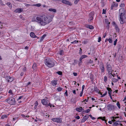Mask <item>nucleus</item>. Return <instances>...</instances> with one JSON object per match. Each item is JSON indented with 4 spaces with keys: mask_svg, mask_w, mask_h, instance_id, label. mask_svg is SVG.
<instances>
[{
    "mask_svg": "<svg viewBox=\"0 0 126 126\" xmlns=\"http://www.w3.org/2000/svg\"><path fill=\"white\" fill-rule=\"evenodd\" d=\"M24 5L25 6H26L27 7H28L29 6H30V5H30V4L26 3H25L24 4Z\"/></svg>",
    "mask_w": 126,
    "mask_h": 126,
    "instance_id": "48",
    "label": "nucleus"
},
{
    "mask_svg": "<svg viewBox=\"0 0 126 126\" xmlns=\"http://www.w3.org/2000/svg\"><path fill=\"white\" fill-rule=\"evenodd\" d=\"M51 83L53 86L56 85L57 84V81L55 80H54L51 81Z\"/></svg>",
    "mask_w": 126,
    "mask_h": 126,
    "instance_id": "17",
    "label": "nucleus"
},
{
    "mask_svg": "<svg viewBox=\"0 0 126 126\" xmlns=\"http://www.w3.org/2000/svg\"><path fill=\"white\" fill-rule=\"evenodd\" d=\"M45 63L47 66L49 67H52L54 65V63L50 59L48 58L45 60Z\"/></svg>",
    "mask_w": 126,
    "mask_h": 126,
    "instance_id": "3",
    "label": "nucleus"
},
{
    "mask_svg": "<svg viewBox=\"0 0 126 126\" xmlns=\"http://www.w3.org/2000/svg\"><path fill=\"white\" fill-rule=\"evenodd\" d=\"M5 101L11 105H14L16 103L15 99L12 97H10L5 100Z\"/></svg>",
    "mask_w": 126,
    "mask_h": 126,
    "instance_id": "4",
    "label": "nucleus"
},
{
    "mask_svg": "<svg viewBox=\"0 0 126 126\" xmlns=\"http://www.w3.org/2000/svg\"><path fill=\"white\" fill-rule=\"evenodd\" d=\"M107 77L105 76L104 77V81L106 82L107 80Z\"/></svg>",
    "mask_w": 126,
    "mask_h": 126,
    "instance_id": "49",
    "label": "nucleus"
},
{
    "mask_svg": "<svg viewBox=\"0 0 126 126\" xmlns=\"http://www.w3.org/2000/svg\"><path fill=\"white\" fill-rule=\"evenodd\" d=\"M101 41V38L100 37H99L98 38V42H99Z\"/></svg>",
    "mask_w": 126,
    "mask_h": 126,
    "instance_id": "53",
    "label": "nucleus"
},
{
    "mask_svg": "<svg viewBox=\"0 0 126 126\" xmlns=\"http://www.w3.org/2000/svg\"><path fill=\"white\" fill-rule=\"evenodd\" d=\"M36 63H34L32 66V68L34 70H35L36 68Z\"/></svg>",
    "mask_w": 126,
    "mask_h": 126,
    "instance_id": "26",
    "label": "nucleus"
},
{
    "mask_svg": "<svg viewBox=\"0 0 126 126\" xmlns=\"http://www.w3.org/2000/svg\"><path fill=\"white\" fill-rule=\"evenodd\" d=\"M94 12H93L92 11L91 12L89 15V17H93V16H94Z\"/></svg>",
    "mask_w": 126,
    "mask_h": 126,
    "instance_id": "22",
    "label": "nucleus"
},
{
    "mask_svg": "<svg viewBox=\"0 0 126 126\" xmlns=\"http://www.w3.org/2000/svg\"><path fill=\"white\" fill-rule=\"evenodd\" d=\"M125 6V4L124 3H121L120 5V7H124Z\"/></svg>",
    "mask_w": 126,
    "mask_h": 126,
    "instance_id": "40",
    "label": "nucleus"
},
{
    "mask_svg": "<svg viewBox=\"0 0 126 126\" xmlns=\"http://www.w3.org/2000/svg\"><path fill=\"white\" fill-rule=\"evenodd\" d=\"M75 118L77 119H79L80 118V117L79 116H77L75 117Z\"/></svg>",
    "mask_w": 126,
    "mask_h": 126,
    "instance_id": "60",
    "label": "nucleus"
},
{
    "mask_svg": "<svg viewBox=\"0 0 126 126\" xmlns=\"http://www.w3.org/2000/svg\"><path fill=\"white\" fill-rule=\"evenodd\" d=\"M83 91H81V92L80 94V96H82V94L83 93Z\"/></svg>",
    "mask_w": 126,
    "mask_h": 126,
    "instance_id": "58",
    "label": "nucleus"
},
{
    "mask_svg": "<svg viewBox=\"0 0 126 126\" xmlns=\"http://www.w3.org/2000/svg\"><path fill=\"white\" fill-rule=\"evenodd\" d=\"M32 5L36 6L38 7H40V6H41V5L40 3H38V4H33V5Z\"/></svg>",
    "mask_w": 126,
    "mask_h": 126,
    "instance_id": "34",
    "label": "nucleus"
},
{
    "mask_svg": "<svg viewBox=\"0 0 126 126\" xmlns=\"http://www.w3.org/2000/svg\"><path fill=\"white\" fill-rule=\"evenodd\" d=\"M87 42L88 41H87L86 40H85L82 43L84 44H87Z\"/></svg>",
    "mask_w": 126,
    "mask_h": 126,
    "instance_id": "56",
    "label": "nucleus"
},
{
    "mask_svg": "<svg viewBox=\"0 0 126 126\" xmlns=\"http://www.w3.org/2000/svg\"><path fill=\"white\" fill-rule=\"evenodd\" d=\"M76 110L77 111L80 112L82 111H83L84 109H83L82 107H80L79 108H76Z\"/></svg>",
    "mask_w": 126,
    "mask_h": 126,
    "instance_id": "16",
    "label": "nucleus"
},
{
    "mask_svg": "<svg viewBox=\"0 0 126 126\" xmlns=\"http://www.w3.org/2000/svg\"><path fill=\"white\" fill-rule=\"evenodd\" d=\"M117 41V39H116L115 40V41H114V46H115L116 45Z\"/></svg>",
    "mask_w": 126,
    "mask_h": 126,
    "instance_id": "55",
    "label": "nucleus"
},
{
    "mask_svg": "<svg viewBox=\"0 0 126 126\" xmlns=\"http://www.w3.org/2000/svg\"><path fill=\"white\" fill-rule=\"evenodd\" d=\"M118 6V4L117 3H115V6L117 7Z\"/></svg>",
    "mask_w": 126,
    "mask_h": 126,
    "instance_id": "63",
    "label": "nucleus"
},
{
    "mask_svg": "<svg viewBox=\"0 0 126 126\" xmlns=\"http://www.w3.org/2000/svg\"><path fill=\"white\" fill-rule=\"evenodd\" d=\"M105 118H106L105 117H99L98 118V119H102L103 121V120L105 121Z\"/></svg>",
    "mask_w": 126,
    "mask_h": 126,
    "instance_id": "31",
    "label": "nucleus"
},
{
    "mask_svg": "<svg viewBox=\"0 0 126 126\" xmlns=\"http://www.w3.org/2000/svg\"><path fill=\"white\" fill-rule=\"evenodd\" d=\"M51 120L55 122L61 123L62 122V118H52Z\"/></svg>",
    "mask_w": 126,
    "mask_h": 126,
    "instance_id": "6",
    "label": "nucleus"
},
{
    "mask_svg": "<svg viewBox=\"0 0 126 126\" xmlns=\"http://www.w3.org/2000/svg\"><path fill=\"white\" fill-rule=\"evenodd\" d=\"M23 70V71H25L26 70V68L25 67H23L22 69Z\"/></svg>",
    "mask_w": 126,
    "mask_h": 126,
    "instance_id": "57",
    "label": "nucleus"
},
{
    "mask_svg": "<svg viewBox=\"0 0 126 126\" xmlns=\"http://www.w3.org/2000/svg\"><path fill=\"white\" fill-rule=\"evenodd\" d=\"M115 2H113L112 4L111 5H113V6H115Z\"/></svg>",
    "mask_w": 126,
    "mask_h": 126,
    "instance_id": "64",
    "label": "nucleus"
},
{
    "mask_svg": "<svg viewBox=\"0 0 126 126\" xmlns=\"http://www.w3.org/2000/svg\"><path fill=\"white\" fill-rule=\"evenodd\" d=\"M46 34H44L43 35L42 37H41L40 40V42H41L44 39V38L46 36Z\"/></svg>",
    "mask_w": 126,
    "mask_h": 126,
    "instance_id": "24",
    "label": "nucleus"
},
{
    "mask_svg": "<svg viewBox=\"0 0 126 126\" xmlns=\"http://www.w3.org/2000/svg\"><path fill=\"white\" fill-rule=\"evenodd\" d=\"M30 36L32 38H34L37 37L36 36L33 32H31L30 33Z\"/></svg>",
    "mask_w": 126,
    "mask_h": 126,
    "instance_id": "19",
    "label": "nucleus"
},
{
    "mask_svg": "<svg viewBox=\"0 0 126 126\" xmlns=\"http://www.w3.org/2000/svg\"><path fill=\"white\" fill-rule=\"evenodd\" d=\"M99 67L100 69L101 70V72L103 73L105 71V69L103 64L100 63V64Z\"/></svg>",
    "mask_w": 126,
    "mask_h": 126,
    "instance_id": "9",
    "label": "nucleus"
},
{
    "mask_svg": "<svg viewBox=\"0 0 126 126\" xmlns=\"http://www.w3.org/2000/svg\"><path fill=\"white\" fill-rule=\"evenodd\" d=\"M94 91L97 93H99V92H100L99 89H98L96 87H94Z\"/></svg>",
    "mask_w": 126,
    "mask_h": 126,
    "instance_id": "20",
    "label": "nucleus"
},
{
    "mask_svg": "<svg viewBox=\"0 0 126 126\" xmlns=\"http://www.w3.org/2000/svg\"><path fill=\"white\" fill-rule=\"evenodd\" d=\"M117 106H118V108L119 109H120V104L119 103V102H118L117 103Z\"/></svg>",
    "mask_w": 126,
    "mask_h": 126,
    "instance_id": "45",
    "label": "nucleus"
},
{
    "mask_svg": "<svg viewBox=\"0 0 126 126\" xmlns=\"http://www.w3.org/2000/svg\"><path fill=\"white\" fill-rule=\"evenodd\" d=\"M93 61L92 60H89L87 63V64H91L93 63Z\"/></svg>",
    "mask_w": 126,
    "mask_h": 126,
    "instance_id": "29",
    "label": "nucleus"
},
{
    "mask_svg": "<svg viewBox=\"0 0 126 126\" xmlns=\"http://www.w3.org/2000/svg\"><path fill=\"white\" fill-rule=\"evenodd\" d=\"M114 25L115 26V29L116 30V31L118 32H119L120 31L117 25L116 24L115 22L114 23Z\"/></svg>",
    "mask_w": 126,
    "mask_h": 126,
    "instance_id": "18",
    "label": "nucleus"
},
{
    "mask_svg": "<svg viewBox=\"0 0 126 126\" xmlns=\"http://www.w3.org/2000/svg\"><path fill=\"white\" fill-rule=\"evenodd\" d=\"M6 78H7L8 79L7 81L8 82H12L13 80V78L12 77H10L9 76H7Z\"/></svg>",
    "mask_w": 126,
    "mask_h": 126,
    "instance_id": "13",
    "label": "nucleus"
},
{
    "mask_svg": "<svg viewBox=\"0 0 126 126\" xmlns=\"http://www.w3.org/2000/svg\"><path fill=\"white\" fill-rule=\"evenodd\" d=\"M89 117V116L86 115H85L83 117V118H84V119L86 120L87 119H88Z\"/></svg>",
    "mask_w": 126,
    "mask_h": 126,
    "instance_id": "37",
    "label": "nucleus"
},
{
    "mask_svg": "<svg viewBox=\"0 0 126 126\" xmlns=\"http://www.w3.org/2000/svg\"><path fill=\"white\" fill-rule=\"evenodd\" d=\"M48 10L51 12H53L54 13H56V10L53 8H50Z\"/></svg>",
    "mask_w": 126,
    "mask_h": 126,
    "instance_id": "23",
    "label": "nucleus"
},
{
    "mask_svg": "<svg viewBox=\"0 0 126 126\" xmlns=\"http://www.w3.org/2000/svg\"><path fill=\"white\" fill-rule=\"evenodd\" d=\"M107 108L108 110L109 111H111L112 110H113L114 109V105H111L110 104H108L107 106Z\"/></svg>",
    "mask_w": 126,
    "mask_h": 126,
    "instance_id": "7",
    "label": "nucleus"
},
{
    "mask_svg": "<svg viewBox=\"0 0 126 126\" xmlns=\"http://www.w3.org/2000/svg\"><path fill=\"white\" fill-rule=\"evenodd\" d=\"M23 9L20 8H18L14 11V12L16 13H20L23 11Z\"/></svg>",
    "mask_w": 126,
    "mask_h": 126,
    "instance_id": "11",
    "label": "nucleus"
},
{
    "mask_svg": "<svg viewBox=\"0 0 126 126\" xmlns=\"http://www.w3.org/2000/svg\"><path fill=\"white\" fill-rule=\"evenodd\" d=\"M12 91L11 90H10L8 91V93L10 94H11L13 95V93L12 92Z\"/></svg>",
    "mask_w": 126,
    "mask_h": 126,
    "instance_id": "46",
    "label": "nucleus"
},
{
    "mask_svg": "<svg viewBox=\"0 0 126 126\" xmlns=\"http://www.w3.org/2000/svg\"><path fill=\"white\" fill-rule=\"evenodd\" d=\"M38 103L37 101H36L34 104V108L35 109H36L37 108V106L38 105Z\"/></svg>",
    "mask_w": 126,
    "mask_h": 126,
    "instance_id": "25",
    "label": "nucleus"
},
{
    "mask_svg": "<svg viewBox=\"0 0 126 126\" xmlns=\"http://www.w3.org/2000/svg\"><path fill=\"white\" fill-rule=\"evenodd\" d=\"M126 13L125 10L124 8H121L119 9V20L121 24H123L126 22Z\"/></svg>",
    "mask_w": 126,
    "mask_h": 126,
    "instance_id": "2",
    "label": "nucleus"
},
{
    "mask_svg": "<svg viewBox=\"0 0 126 126\" xmlns=\"http://www.w3.org/2000/svg\"><path fill=\"white\" fill-rule=\"evenodd\" d=\"M107 90L108 91V93L110 97L112 98L111 97V92L112 90L109 87H107Z\"/></svg>",
    "mask_w": 126,
    "mask_h": 126,
    "instance_id": "15",
    "label": "nucleus"
},
{
    "mask_svg": "<svg viewBox=\"0 0 126 126\" xmlns=\"http://www.w3.org/2000/svg\"><path fill=\"white\" fill-rule=\"evenodd\" d=\"M89 116L92 118V120H94L95 119L94 117H93L92 115L91 114L89 115Z\"/></svg>",
    "mask_w": 126,
    "mask_h": 126,
    "instance_id": "47",
    "label": "nucleus"
},
{
    "mask_svg": "<svg viewBox=\"0 0 126 126\" xmlns=\"http://www.w3.org/2000/svg\"><path fill=\"white\" fill-rule=\"evenodd\" d=\"M90 111V110L89 109H88L86 110H83V112H85L86 113H89Z\"/></svg>",
    "mask_w": 126,
    "mask_h": 126,
    "instance_id": "35",
    "label": "nucleus"
},
{
    "mask_svg": "<svg viewBox=\"0 0 126 126\" xmlns=\"http://www.w3.org/2000/svg\"><path fill=\"white\" fill-rule=\"evenodd\" d=\"M59 97L57 95H55L54 97V99L56 100H57L58 99H59Z\"/></svg>",
    "mask_w": 126,
    "mask_h": 126,
    "instance_id": "32",
    "label": "nucleus"
},
{
    "mask_svg": "<svg viewBox=\"0 0 126 126\" xmlns=\"http://www.w3.org/2000/svg\"><path fill=\"white\" fill-rule=\"evenodd\" d=\"M105 23L107 24L108 25H109L110 24V23L109 22L108 20L107 19H106L105 21Z\"/></svg>",
    "mask_w": 126,
    "mask_h": 126,
    "instance_id": "43",
    "label": "nucleus"
},
{
    "mask_svg": "<svg viewBox=\"0 0 126 126\" xmlns=\"http://www.w3.org/2000/svg\"><path fill=\"white\" fill-rule=\"evenodd\" d=\"M107 92H106L105 93L101 96V97H103L105 96L107 94Z\"/></svg>",
    "mask_w": 126,
    "mask_h": 126,
    "instance_id": "50",
    "label": "nucleus"
},
{
    "mask_svg": "<svg viewBox=\"0 0 126 126\" xmlns=\"http://www.w3.org/2000/svg\"><path fill=\"white\" fill-rule=\"evenodd\" d=\"M85 88V86L84 85H83L82 87V91H83V90Z\"/></svg>",
    "mask_w": 126,
    "mask_h": 126,
    "instance_id": "59",
    "label": "nucleus"
},
{
    "mask_svg": "<svg viewBox=\"0 0 126 126\" xmlns=\"http://www.w3.org/2000/svg\"><path fill=\"white\" fill-rule=\"evenodd\" d=\"M86 121L84 118H83V119H82L81 121V123H83L84 122Z\"/></svg>",
    "mask_w": 126,
    "mask_h": 126,
    "instance_id": "52",
    "label": "nucleus"
},
{
    "mask_svg": "<svg viewBox=\"0 0 126 126\" xmlns=\"http://www.w3.org/2000/svg\"><path fill=\"white\" fill-rule=\"evenodd\" d=\"M86 27L91 29H93L94 28V27L93 26L89 25H87Z\"/></svg>",
    "mask_w": 126,
    "mask_h": 126,
    "instance_id": "21",
    "label": "nucleus"
},
{
    "mask_svg": "<svg viewBox=\"0 0 126 126\" xmlns=\"http://www.w3.org/2000/svg\"><path fill=\"white\" fill-rule=\"evenodd\" d=\"M112 72L108 73L109 74V77L110 79L111 78L112 76Z\"/></svg>",
    "mask_w": 126,
    "mask_h": 126,
    "instance_id": "27",
    "label": "nucleus"
},
{
    "mask_svg": "<svg viewBox=\"0 0 126 126\" xmlns=\"http://www.w3.org/2000/svg\"><path fill=\"white\" fill-rule=\"evenodd\" d=\"M7 116L6 115H2L1 116V119H4V118H7Z\"/></svg>",
    "mask_w": 126,
    "mask_h": 126,
    "instance_id": "36",
    "label": "nucleus"
},
{
    "mask_svg": "<svg viewBox=\"0 0 126 126\" xmlns=\"http://www.w3.org/2000/svg\"><path fill=\"white\" fill-rule=\"evenodd\" d=\"M52 20L50 16L45 15L34 16L32 18V22H35L40 25L44 26L48 24Z\"/></svg>",
    "mask_w": 126,
    "mask_h": 126,
    "instance_id": "1",
    "label": "nucleus"
},
{
    "mask_svg": "<svg viewBox=\"0 0 126 126\" xmlns=\"http://www.w3.org/2000/svg\"><path fill=\"white\" fill-rule=\"evenodd\" d=\"M78 41L75 40L73 42H72L71 43V44H75L77 43H78Z\"/></svg>",
    "mask_w": 126,
    "mask_h": 126,
    "instance_id": "39",
    "label": "nucleus"
},
{
    "mask_svg": "<svg viewBox=\"0 0 126 126\" xmlns=\"http://www.w3.org/2000/svg\"><path fill=\"white\" fill-rule=\"evenodd\" d=\"M79 53L80 55H81L82 54V50L81 48H80Z\"/></svg>",
    "mask_w": 126,
    "mask_h": 126,
    "instance_id": "51",
    "label": "nucleus"
},
{
    "mask_svg": "<svg viewBox=\"0 0 126 126\" xmlns=\"http://www.w3.org/2000/svg\"><path fill=\"white\" fill-rule=\"evenodd\" d=\"M73 93L74 94H76V90H73Z\"/></svg>",
    "mask_w": 126,
    "mask_h": 126,
    "instance_id": "62",
    "label": "nucleus"
},
{
    "mask_svg": "<svg viewBox=\"0 0 126 126\" xmlns=\"http://www.w3.org/2000/svg\"><path fill=\"white\" fill-rule=\"evenodd\" d=\"M93 17H89V18L88 20V21L89 22H90L92 20H93Z\"/></svg>",
    "mask_w": 126,
    "mask_h": 126,
    "instance_id": "33",
    "label": "nucleus"
},
{
    "mask_svg": "<svg viewBox=\"0 0 126 126\" xmlns=\"http://www.w3.org/2000/svg\"><path fill=\"white\" fill-rule=\"evenodd\" d=\"M62 2L64 4L69 5L70 6L72 5L71 3L70 2L66 0H62Z\"/></svg>",
    "mask_w": 126,
    "mask_h": 126,
    "instance_id": "10",
    "label": "nucleus"
},
{
    "mask_svg": "<svg viewBox=\"0 0 126 126\" xmlns=\"http://www.w3.org/2000/svg\"><path fill=\"white\" fill-rule=\"evenodd\" d=\"M107 40L109 41V42L110 43H111L112 42V40L111 38H109L108 39H106V40Z\"/></svg>",
    "mask_w": 126,
    "mask_h": 126,
    "instance_id": "38",
    "label": "nucleus"
},
{
    "mask_svg": "<svg viewBox=\"0 0 126 126\" xmlns=\"http://www.w3.org/2000/svg\"><path fill=\"white\" fill-rule=\"evenodd\" d=\"M63 50H60V54L61 55H63Z\"/></svg>",
    "mask_w": 126,
    "mask_h": 126,
    "instance_id": "41",
    "label": "nucleus"
},
{
    "mask_svg": "<svg viewBox=\"0 0 126 126\" xmlns=\"http://www.w3.org/2000/svg\"><path fill=\"white\" fill-rule=\"evenodd\" d=\"M41 102L42 104L46 107L50 106L51 107L52 106V105L49 102L48 100L47 101L45 99H43L41 100Z\"/></svg>",
    "mask_w": 126,
    "mask_h": 126,
    "instance_id": "5",
    "label": "nucleus"
},
{
    "mask_svg": "<svg viewBox=\"0 0 126 126\" xmlns=\"http://www.w3.org/2000/svg\"><path fill=\"white\" fill-rule=\"evenodd\" d=\"M57 73L58 74V75H62V72L61 71H59L57 72Z\"/></svg>",
    "mask_w": 126,
    "mask_h": 126,
    "instance_id": "44",
    "label": "nucleus"
},
{
    "mask_svg": "<svg viewBox=\"0 0 126 126\" xmlns=\"http://www.w3.org/2000/svg\"><path fill=\"white\" fill-rule=\"evenodd\" d=\"M6 4L10 8H12V5L10 2H8Z\"/></svg>",
    "mask_w": 126,
    "mask_h": 126,
    "instance_id": "28",
    "label": "nucleus"
},
{
    "mask_svg": "<svg viewBox=\"0 0 126 126\" xmlns=\"http://www.w3.org/2000/svg\"><path fill=\"white\" fill-rule=\"evenodd\" d=\"M73 74L74 76H76L77 75V73H76L74 72V73H73Z\"/></svg>",
    "mask_w": 126,
    "mask_h": 126,
    "instance_id": "61",
    "label": "nucleus"
},
{
    "mask_svg": "<svg viewBox=\"0 0 126 126\" xmlns=\"http://www.w3.org/2000/svg\"><path fill=\"white\" fill-rule=\"evenodd\" d=\"M87 57V56L86 55H82L80 57V58L79 59V65L80 63H81L82 62V60L83 58H86Z\"/></svg>",
    "mask_w": 126,
    "mask_h": 126,
    "instance_id": "12",
    "label": "nucleus"
},
{
    "mask_svg": "<svg viewBox=\"0 0 126 126\" xmlns=\"http://www.w3.org/2000/svg\"><path fill=\"white\" fill-rule=\"evenodd\" d=\"M106 13V10H105L104 9H103V12L102 14H105Z\"/></svg>",
    "mask_w": 126,
    "mask_h": 126,
    "instance_id": "54",
    "label": "nucleus"
},
{
    "mask_svg": "<svg viewBox=\"0 0 126 126\" xmlns=\"http://www.w3.org/2000/svg\"><path fill=\"white\" fill-rule=\"evenodd\" d=\"M107 68L108 73L111 72L112 71H113V70H112V67L110 64L108 63L107 64Z\"/></svg>",
    "mask_w": 126,
    "mask_h": 126,
    "instance_id": "8",
    "label": "nucleus"
},
{
    "mask_svg": "<svg viewBox=\"0 0 126 126\" xmlns=\"http://www.w3.org/2000/svg\"><path fill=\"white\" fill-rule=\"evenodd\" d=\"M57 90L59 91H61L62 89V88L60 87H59L57 89Z\"/></svg>",
    "mask_w": 126,
    "mask_h": 126,
    "instance_id": "42",
    "label": "nucleus"
},
{
    "mask_svg": "<svg viewBox=\"0 0 126 126\" xmlns=\"http://www.w3.org/2000/svg\"><path fill=\"white\" fill-rule=\"evenodd\" d=\"M119 125H122V124H121V122L120 121H118L113 123V126H116Z\"/></svg>",
    "mask_w": 126,
    "mask_h": 126,
    "instance_id": "14",
    "label": "nucleus"
},
{
    "mask_svg": "<svg viewBox=\"0 0 126 126\" xmlns=\"http://www.w3.org/2000/svg\"><path fill=\"white\" fill-rule=\"evenodd\" d=\"M112 81L113 82H116L117 81H118V80L117 79H116L114 78H112Z\"/></svg>",
    "mask_w": 126,
    "mask_h": 126,
    "instance_id": "30",
    "label": "nucleus"
}]
</instances>
